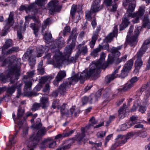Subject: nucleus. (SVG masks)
<instances>
[{"label":"nucleus","mask_w":150,"mask_h":150,"mask_svg":"<svg viewBox=\"0 0 150 150\" xmlns=\"http://www.w3.org/2000/svg\"><path fill=\"white\" fill-rule=\"evenodd\" d=\"M32 50L28 49L26 52L23 55L22 57V59L26 61L30 59L32 56Z\"/></svg>","instance_id":"bb28decb"},{"label":"nucleus","mask_w":150,"mask_h":150,"mask_svg":"<svg viewBox=\"0 0 150 150\" xmlns=\"http://www.w3.org/2000/svg\"><path fill=\"white\" fill-rule=\"evenodd\" d=\"M13 45V41L11 39L6 40L4 44L1 47L2 54H4V55H7L14 52H17L19 50L18 47H13L6 51V50L12 46Z\"/></svg>","instance_id":"1a4fd4ad"},{"label":"nucleus","mask_w":150,"mask_h":150,"mask_svg":"<svg viewBox=\"0 0 150 150\" xmlns=\"http://www.w3.org/2000/svg\"><path fill=\"white\" fill-rule=\"evenodd\" d=\"M49 47L47 46H42L41 48H37V57H40L42 56V54L44 52H47L49 50Z\"/></svg>","instance_id":"aec40b11"},{"label":"nucleus","mask_w":150,"mask_h":150,"mask_svg":"<svg viewBox=\"0 0 150 150\" xmlns=\"http://www.w3.org/2000/svg\"><path fill=\"white\" fill-rule=\"evenodd\" d=\"M35 74V71H32L29 72H27V76H24L23 77L24 79L23 81L24 82L25 84V86L24 88V91L26 92L29 96H36L37 95V93L34 92H27V90L31 88L32 83V81L30 79H28V77L29 78H32L33 76Z\"/></svg>","instance_id":"6e6552de"},{"label":"nucleus","mask_w":150,"mask_h":150,"mask_svg":"<svg viewBox=\"0 0 150 150\" xmlns=\"http://www.w3.org/2000/svg\"><path fill=\"white\" fill-rule=\"evenodd\" d=\"M46 132V129L42 127L38 131L36 134L31 135L29 138V141L30 143L32 144V146H35L37 145Z\"/></svg>","instance_id":"9b49d317"},{"label":"nucleus","mask_w":150,"mask_h":150,"mask_svg":"<svg viewBox=\"0 0 150 150\" xmlns=\"http://www.w3.org/2000/svg\"><path fill=\"white\" fill-rule=\"evenodd\" d=\"M127 57V55L126 54L122 57L120 58H117L116 61V64H118L122 62H124L126 61Z\"/></svg>","instance_id":"a18cd8bd"},{"label":"nucleus","mask_w":150,"mask_h":150,"mask_svg":"<svg viewBox=\"0 0 150 150\" xmlns=\"http://www.w3.org/2000/svg\"><path fill=\"white\" fill-rule=\"evenodd\" d=\"M29 61V65L31 67L33 66L35 64V60L34 58L30 59H28Z\"/></svg>","instance_id":"13d9d810"},{"label":"nucleus","mask_w":150,"mask_h":150,"mask_svg":"<svg viewBox=\"0 0 150 150\" xmlns=\"http://www.w3.org/2000/svg\"><path fill=\"white\" fill-rule=\"evenodd\" d=\"M129 139L127 137L121 134L118 135L115 139L116 141L120 146L125 144Z\"/></svg>","instance_id":"f3484780"},{"label":"nucleus","mask_w":150,"mask_h":150,"mask_svg":"<svg viewBox=\"0 0 150 150\" xmlns=\"http://www.w3.org/2000/svg\"><path fill=\"white\" fill-rule=\"evenodd\" d=\"M138 80V78L137 76H134L128 82L130 84H132L133 86L134 83L137 82Z\"/></svg>","instance_id":"603ef678"},{"label":"nucleus","mask_w":150,"mask_h":150,"mask_svg":"<svg viewBox=\"0 0 150 150\" xmlns=\"http://www.w3.org/2000/svg\"><path fill=\"white\" fill-rule=\"evenodd\" d=\"M36 1L35 3H33L30 6H21L19 9L21 11L25 10L27 12L29 11L30 10L31 8H33L34 7L35 4H37L38 6H40L38 5V4L36 3V1Z\"/></svg>","instance_id":"393cba45"},{"label":"nucleus","mask_w":150,"mask_h":150,"mask_svg":"<svg viewBox=\"0 0 150 150\" xmlns=\"http://www.w3.org/2000/svg\"><path fill=\"white\" fill-rule=\"evenodd\" d=\"M78 34L76 33L75 28L72 30L71 35L68 40V42L72 40V42L70 45L67 46L63 54H61L59 50L56 51L54 52L53 59H55V63L59 65L63 61H67L69 63L75 62L78 58L76 55L74 57H70V55L72 49L75 46V43Z\"/></svg>","instance_id":"f03ea898"},{"label":"nucleus","mask_w":150,"mask_h":150,"mask_svg":"<svg viewBox=\"0 0 150 150\" xmlns=\"http://www.w3.org/2000/svg\"><path fill=\"white\" fill-rule=\"evenodd\" d=\"M82 45L81 44H79L78 46L79 50H78V54L79 55L82 53V54H84L88 52V49L87 46H85L82 47L81 49V46Z\"/></svg>","instance_id":"2f4dec72"},{"label":"nucleus","mask_w":150,"mask_h":150,"mask_svg":"<svg viewBox=\"0 0 150 150\" xmlns=\"http://www.w3.org/2000/svg\"><path fill=\"white\" fill-rule=\"evenodd\" d=\"M30 27L33 30V33L36 37L38 35V33L39 29V27L36 24L32 23L30 24Z\"/></svg>","instance_id":"cd10ccee"},{"label":"nucleus","mask_w":150,"mask_h":150,"mask_svg":"<svg viewBox=\"0 0 150 150\" xmlns=\"http://www.w3.org/2000/svg\"><path fill=\"white\" fill-rule=\"evenodd\" d=\"M77 8L79 9V11H78V12H79L81 14V15H80L79 17V18H82L81 16H82V13L81 11V10L82 9V7L81 6H80L79 5L77 6L75 5H73L72 6L71 9V11L70 15L71 16H72V18H74Z\"/></svg>","instance_id":"a211bd4d"},{"label":"nucleus","mask_w":150,"mask_h":150,"mask_svg":"<svg viewBox=\"0 0 150 150\" xmlns=\"http://www.w3.org/2000/svg\"><path fill=\"white\" fill-rule=\"evenodd\" d=\"M80 113V110L76 108L74 106L71 108L69 111L68 113L67 114V117H70L71 116L76 117Z\"/></svg>","instance_id":"dca6fc26"},{"label":"nucleus","mask_w":150,"mask_h":150,"mask_svg":"<svg viewBox=\"0 0 150 150\" xmlns=\"http://www.w3.org/2000/svg\"><path fill=\"white\" fill-rule=\"evenodd\" d=\"M41 107L40 103H35L33 105L31 110L32 111H35L38 110Z\"/></svg>","instance_id":"c03bdc74"},{"label":"nucleus","mask_w":150,"mask_h":150,"mask_svg":"<svg viewBox=\"0 0 150 150\" xmlns=\"http://www.w3.org/2000/svg\"><path fill=\"white\" fill-rule=\"evenodd\" d=\"M101 26L100 25L98 26L97 27L96 31L95 33L93 34V36L96 35V37L97 38L98 34L101 29Z\"/></svg>","instance_id":"bf43d9fd"},{"label":"nucleus","mask_w":150,"mask_h":150,"mask_svg":"<svg viewBox=\"0 0 150 150\" xmlns=\"http://www.w3.org/2000/svg\"><path fill=\"white\" fill-rule=\"evenodd\" d=\"M61 8L57 0L52 1L48 4V9L52 12L59 11Z\"/></svg>","instance_id":"ddd939ff"},{"label":"nucleus","mask_w":150,"mask_h":150,"mask_svg":"<svg viewBox=\"0 0 150 150\" xmlns=\"http://www.w3.org/2000/svg\"><path fill=\"white\" fill-rule=\"evenodd\" d=\"M134 134H135L137 136H139L140 137L145 138L147 135V133L146 132L143 131H139L135 132Z\"/></svg>","instance_id":"72a5a7b5"},{"label":"nucleus","mask_w":150,"mask_h":150,"mask_svg":"<svg viewBox=\"0 0 150 150\" xmlns=\"http://www.w3.org/2000/svg\"><path fill=\"white\" fill-rule=\"evenodd\" d=\"M27 20L25 19L26 21L24 24L23 21L22 20H21L20 21V29L21 31L24 32L25 30L26 26L27 25Z\"/></svg>","instance_id":"ea45409f"},{"label":"nucleus","mask_w":150,"mask_h":150,"mask_svg":"<svg viewBox=\"0 0 150 150\" xmlns=\"http://www.w3.org/2000/svg\"><path fill=\"white\" fill-rule=\"evenodd\" d=\"M129 5V7L127 12L124 16V19H128L129 18H134L136 17L137 18H140L142 16L144 13V7L141 6L140 7L138 13H132V12L134 10L135 7V5L129 0H127L126 1V5Z\"/></svg>","instance_id":"423d86ee"},{"label":"nucleus","mask_w":150,"mask_h":150,"mask_svg":"<svg viewBox=\"0 0 150 150\" xmlns=\"http://www.w3.org/2000/svg\"><path fill=\"white\" fill-rule=\"evenodd\" d=\"M100 2L99 0H96L94 3H93V6L91 7V9L94 12L98 11L101 10L103 7V5L100 6L99 4Z\"/></svg>","instance_id":"6ab92c4d"},{"label":"nucleus","mask_w":150,"mask_h":150,"mask_svg":"<svg viewBox=\"0 0 150 150\" xmlns=\"http://www.w3.org/2000/svg\"><path fill=\"white\" fill-rule=\"evenodd\" d=\"M13 60L12 62V59H10V57H8L3 61V65H7L9 67L11 66L9 68L13 69V71L16 74V78H18L20 75V65L21 60L20 58H18L16 59H13Z\"/></svg>","instance_id":"0eeeda50"},{"label":"nucleus","mask_w":150,"mask_h":150,"mask_svg":"<svg viewBox=\"0 0 150 150\" xmlns=\"http://www.w3.org/2000/svg\"><path fill=\"white\" fill-rule=\"evenodd\" d=\"M50 140L48 142V147L49 148H54L56 144V142L53 141L51 142L50 143Z\"/></svg>","instance_id":"052dcab7"},{"label":"nucleus","mask_w":150,"mask_h":150,"mask_svg":"<svg viewBox=\"0 0 150 150\" xmlns=\"http://www.w3.org/2000/svg\"><path fill=\"white\" fill-rule=\"evenodd\" d=\"M71 30L69 26H66L63 30V35L65 36L66 35L67 33L69 32Z\"/></svg>","instance_id":"5fc2aeb1"},{"label":"nucleus","mask_w":150,"mask_h":150,"mask_svg":"<svg viewBox=\"0 0 150 150\" xmlns=\"http://www.w3.org/2000/svg\"><path fill=\"white\" fill-rule=\"evenodd\" d=\"M118 33V29L117 25H115L114 27V30L112 32L110 33L103 40V42L106 43L111 42L114 37H117ZM98 46H101L100 49L101 50H106L111 53L108 55V58L107 60L108 63L109 64H112L114 61L120 55V53L118 50H120L122 47V45L117 46V47H113L111 49H109V45L106 43L105 45H99Z\"/></svg>","instance_id":"7ed1b4c3"},{"label":"nucleus","mask_w":150,"mask_h":150,"mask_svg":"<svg viewBox=\"0 0 150 150\" xmlns=\"http://www.w3.org/2000/svg\"><path fill=\"white\" fill-rule=\"evenodd\" d=\"M50 139L48 138L43 140L39 145V147L41 150H45L46 147L48 146Z\"/></svg>","instance_id":"a878e982"},{"label":"nucleus","mask_w":150,"mask_h":150,"mask_svg":"<svg viewBox=\"0 0 150 150\" xmlns=\"http://www.w3.org/2000/svg\"><path fill=\"white\" fill-rule=\"evenodd\" d=\"M82 103L83 105H85L87 102H88V97L85 96L83 97L82 98Z\"/></svg>","instance_id":"e2e57ef3"},{"label":"nucleus","mask_w":150,"mask_h":150,"mask_svg":"<svg viewBox=\"0 0 150 150\" xmlns=\"http://www.w3.org/2000/svg\"><path fill=\"white\" fill-rule=\"evenodd\" d=\"M129 23V19H123L122 23L120 25V30L121 31L123 30L128 26Z\"/></svg>","instance_id":"c9c22d12"},{"label":"nucleus","mask_w":150,"mask_h":150,"mask_svg":"<svg viewBox=\"0 0 150 150\" xmlns=\"http://www.w3.org/2000/svg\"><path fill=\"white\" fill-rule=\"evenodd\" d=\"M142 22L143 25L140 28H145L147 26L148 28L150 29V19H143ZM133 28L134 27L133 26H130L127 33L126 39V41L128 42L131 46H134L137 43V38L140 33L139 30L140 29V27H137L134 31V35L130 37L129 39H128L130 36L132 34Z\"/></svg>","instance_id":"20e7f679"},{"label":"nucleus","mask_w":150,"mask_h":150,"mask_svg":"<svg viewBox=\"0 0 150 150\" xmlns=\"http://www.w3.org/2000/svg\"><path fill=\"white\" fill-rule=\"evenodd\" d=\"M149 85L147 84L145 86H143L142 87L141 90L139 91H138L140 93H141L142 92L144 91L146 89L145 95L147 98L150 96V88H149Z\"/></svg>","instance_id":"4be33fe9"},{"label":"nucleus","mask_w":150,"mask_h":150,"mask_svg":"<svg viewBox=\"0 0 150 150\" xmlns=\"http://www.w3.org/2000/svg\"><path fill=\"white\" fill-rule=\"evenodd\" d=\"M56 43L57 45V47L58 48L62 47L64 44L65 42L64 40H57Z\"/></svg>","instance_id":"49530a36"},{"label":"nucleus","mask_w":150,"mask_h":150,"mask_svg":"<svg viewBox=\"0 0 150 150\" xmlns=\"http://www.w3.org/2000/svg\"><path fill=\"white\" fill-rule=\"evenodd\" d=\"M117 77V74H116L113 72L111 74L107 76V83H110L115 78Z\"/></svg>","instance_id":"f704fd0d"},{"label":"nucleus","mask_w":150,"mask_h":150,"mask_svg":"<svg viewBox=\"0 0 150 150\" xmlns=\"http://www.w3.org/2000/svg\"><path fill=\"white\" fill-rule=\"evenodd\" d=\"M52 38V35L51 33H45L44 38L45 40L48 42H49Z\"/></svg>","instance_id":"3c124183"},{"label":"nucleus","mask_w":150,"mask_h":150,"mask_svg":"<svg viewBox=\"0 0 150 150\" xmlns=\"http://www.w3.org/2000/svg\"><path fill=\"white\" fill-rule=\"evenodd\" d=\"M133 63V60L132 59H130L125 64L123 68L129 71L131 69Z\"/></svg>","instance_id":"c85d7f7f"},{"label":"nucleus","mask_w":150,"mask_h":150,"mask_svg":"<svg viewBox=\"0 0 150 150\" xmlns=\"http://www.w3.org/2000/svg\"><path fill=\"white\" fill-rule=\"evenodd\" d=\"M101 46H98V47L93 50L91 53V55L93 57H98V52L101 51L100 49Z\"/></svg>","instance_id":"58836bf2"},{"label":"nucleus","mask_w":150,"mask_h":150,"mask_svg":"<svg viewBox=\"0 0 150 150\" xmlns=\"http://www.w3.org/2000/svg\"><path fill=\"white\" fill-rule=\"evenodd\" d=\"M128 73L129 71L123 68L120 73L119 74H117V77H119L122 79H124L127 76Z\"/></svg>","instance_id":"e433bc0d"},{"label":"nucleus","mask_w":150,"mask_h":150,"mask_svg":"<svg viewBox=\"0 0 150 150\" xmlns=\"http://www.w3.org/2000/svg\"><path fill=\"white\" fill-rule=\"evenodd\" d=\"M98 100V99L94 94H92L88 97V102L90 103H95Z\"/></svg>","instance_id":"a19ab883"},{"label":"nucleus","mask_w":150,"mask_h":150,"mask_svg":"<svg viewBox=\"0 0 150 150\" xmlns=\"http://www.w3.org/2000/svg\"><path fill=\"white\" fill-rule=\"evenodd\" d=\"M118 116L120 118H123L125 117V111L124 108H120L118 110Z\"/></svg>","instance_id":"37998d69"},{"label":"nucleus","mask_w":150,"mask_h":150,"mask_svg":"<svg viewBox=\"0 0 150 150\" xmlns=\"http://www.w3.org/2000/svg\"><path fill=\"white\" fill-rule=\"evenodd\" d=\"M103 96L104 98H108L112 94L111 89L109 88H107L105 89L103 88Z\"/></svg>","instance_id":"c756f323"},{"label":"nucleus","mask_w":150,"mask_h":150,"mask_svg":"<svg viewBox=\"0 0 150 150\" xmlns=\"http://www.w3.org/2000/svg\"><path fill=\"white\" fill-rule=\"evenodd\" d=\"M66 76V72L65 71H60L58 73L56 76L57 79L59 81H61Z\"/></svg>","instance_id":"473e14b6"},{"label":"nucleus","mask_w":150,"mask_h":150,"mask_svg":"<svg viewBox=\"0 0 150 150\" xmlns=\"http://www.w3.org/2000/svg\"><path fill=\"white\" fill-rule=\"evenodd\" d=\"M42 84L40 83H39V84L37 85L34 88V90L35 91H39L42 88Z\"/></svg>","instance_id":"4d7b16f0"},{"label":"nucleus","mask_w":150,"mask_h":150,"mask_svg":"<svg viewBox=\"0 0 150 150\" xmlns=\"http://www.w3.org/2000/svg\"><path fill=\"white\" fill-rule=\"evenodd\" d=\"M150 47V38L144 41L142 47L136 54L137 59L135 62L134 65L135 67V70L137 72L138 71L143 65V62L142 59V57Z\"/></svg>","instance_id":"39448f33"},{"label":"nucleus","mask_w":150,"mask_h":150,"mask_svg":"<svg viewBox=\"0 0 150 150\" xmlns=\"http://www.w3.org/2000/svg\"><path fill=\"white\" fill-rule=\"evenodd\" d=\"M81 131V133L77 134L74 138L75 140L77 141L78 143L81 144H84L86 142L85 139H83L85 136L84 129H82Z\"/></svg>","instance_id":"2eb2a0df"},{"label":"nucleus","mask_w":150,"mask_h":150,"mask_svg":"<svg viewBox=\"0 0 150 150\" xmlns=\"http://www.w3.org/2000/svg\"><path fill=\"white\" fill-rule=\"evenodd\" d=\"M146 107L142 105H141L139 106V111L140 112L142 113H144L146 111Z\"/></svg>","instance_id":"6e6d98bb"},{"label":"nucleus","mask_w":150,"mask_h":150,"mask_svg":"<svg viewBox=\"0 0 150 150\" xmlns=\"http://www.w3.org/2000/svg\"><path fill=\"white\" fill-rule=\"evenodd\" d=\"M74 132V130H72L69 132L64 133L62 134H59L56 135L55 137L56 139H57L61 138H64L71 136Z\"/></svg>","instance_id":"b1692460"},{"label":"nucleus","mask_w":150,"mask_h":150,"mask_svg":"<svg viewBox=\"0 0 150 150\" xmlns=\"http://www.w3.org/2000/svg\"><path fill=\"white\" fill-rule=\"evenodd\" d=\"M97 38L96 37V35L92 36V40L89 43V45L91 48H92L94 47Z\"/></svg>","instance_id":"79ce46f5"},{"label":"nucleus","mask_w":150,"mask_h":150,"mask_svg":"<svg viewBox=\"0 0 150 150\" xmlns=\"http://www.w3.org/2000/svg\"><path fill=\"white\" fill-rule=\"evenodd\" d=\"M46 0H37L36 3L40 6H42L45 3Z\"/></svg>","instance_id":"0e129e2a"},{"label":"nucleus","mask_w":150,"mask_h":150,"mask_svg":"<svg viewBox=\"0 0 150 150\" xmlns=\"http://www.w3.org/2000/svg\"><path fill=\"white\" fill-rule=\"evenodd\" d=\"M52 79V76H45L41 77L39 79V83L44 84L46 82H49Z\"/></svg>","instance_id":"5701e85b"},{"label":"nucleus","mask_w":150,"mask_h":150,"mask_svg":"<svg viewBox=\"0 0 150 150\" xmlns=\"http://www.w3.org/2000/svg\"><path fill=\"white\" fill-rule=\"evenodd\" d=\"M15 138V136H11L9 140V144L10 145H12L13 144L15 143V141L14 139Z\"/></svg>","instance_id":"774afa93"},{"label":"nucleus","mask_w":150,"mask_h":150,"mask_svg":"<svg viewBox=\"0 0 150 150\" xmlns=\"http://www.w3.org/2000/svg\"><path fill=\"white\" fill-rule=\"evenodd\" d=\"M115 118V117L114 115H111L109 117V119L108 121L107 122V126H108L110 122L112 121Z\"/></svg>","instance_id":"338daca9"},{"label":"nucleus","mask_w":150,"mask_h":150,"mask_svg":"<svg viewBox=\"0 0 150 150\" xmlns=\"http://www.w3.org/2000/svg\"><path fill=\"white\" fill-rule=\"evenodd\" d=\"M138 119L137 116H132L130 117V119L128 122H127V125H130L131 127L133 125L137 123V120Z\"/></svg>","instance_id":"7c9ffc66"},{"label":"nucleus","mask_w":150,"mask_h":150,"mask_svg":"<svg viewBox=\"0 0 150 150\" xmlns=\"http://www.w3.org/2000/svg\"><path fill=\"white\" fill-rule=\"evenodd\" d=\"M131 127V126L130 125H127V122L126 124H123L121 125L120 130L124 131Z\"/></svg>","instance_id":"09e8293b"},{"label":"nucleus","mask_w":150,"mask_h":150,"mask_svg":"<svg viewBox=\"0 0 150 150\" xmlns=\"http://www.w3.org/2000/svg\"><path fill=\"white\" fill-rule=\"evenodd\" d=\"M24 113V110L22 109L21 107H19L18 110L17 117H16L19 129H20L22 127L24 122L25 120L24 117L23 118V120L21 119L23 117Z\"/></svg>","instance_id":"f8f14e48"},{"label":"nucleus","mask_w":150,"mask_h":150,"mask_svg":"<svg viewBox=\"0 0 150 150\" xmlns=\"http://www.w3.org/2000/svg\"><path fill=\"white\" fill-rule=\"evenodd\" d=\"M13 69L9 68L7 71L6 75H4L2 73L0 74V80L2 83H6L7 81H10L11 83H13L17 80L19 77L16 78V74L13 71Z\"/></svg>","instance_id":"9d476101"},{"label":"nucleus","mask_w":150,"mask_h":150,"mask_svg":"<svg viewBox=\"0 0 150 150\" xmlns=\"http://www.w3.org/2000/svg\"><path fill=\"white\" fill-rule=\"evenodd\" d=\"M132 86V84H130L128 82L125 84L122 89V90L125 91L128 90L131 88Z\"/></svg>","instance_id":"de8ad7c7"},{"label":"nucleus","mask_w":150,"mask_h":150,"mask_svg":"<svg viewBox=\"0 0 150 150\" xmlns=\"http://www.w3.org/2000/svg\"><path fill=\"white\" fill-rule=\"evenodd\" d=\"M15 86H16V89H17L16 97L17 98H18L21 94V89L22 86V84L17 83L15 84Z\"/></svg>","instance_id":"4c0bfd02"},{"label":"nucleus","mask_w":150,"mask_h":150,"mask_svg":"<svg viewBox=\"0 0 150 150\" xmlns=\"http://www.w3.org/2000/svg\"><path fill=\"white\" fill-rule=\"evenodd\" d=\"M105 134V132H99L97 133V135L98 137H104Z\"/></svg>","instance_id":"69168bd1"},{"label":"nucleus","mask_w":150,"mask_h":150,"mask_svg":"<svg viewBox=\"0 0 150 150\" xmlns=\"http://www.w3.org/2000/svg\"><path fill=\"white\" fill-rule=\"evenodd\" d=\"M48 19H46L45 20L43 23L42 25V32L43 34H44V30L46 29L47 27V25L49 23V21L48 20Z\"/></svg>","instance_id":"8fccbe9b"},{"label":"nucleus","mask_w":150,"mask_h":150,"mask_svg":"<svg viewBox=\"0 0 150 150\" xmlns=\"http://www.w3.org/2000/svg\"><path fill=\"white\" fill-rule=\"evenodd\" d=\"M103 90V88L101 89H100L95 94V96L98 99L100 96L101 95V92H103L102 90Z\"/></svg>","instance_id":"680f3d73"},{"label":"nucleus","mask_w":150,"mask_h":150,"mask_svg":"<svg viewBox=\"0 0 150 150\" xmlns=\"http://www.w3.org/2000/svg\"><path fill=\"white\" fill-rule=\"evenodd\" d=\"M16 89L15 84L14 86L9 87L7 90V92L10 94L13 93L15 91Z\"/></svg>","instance_id":"864d4df0"},{"label":"nucleus","mask_w":150,"mask_h":150,"mask_svg":"<svg viewBox=\"0 0 150 150\" xmlns=\"http://www.w3.org/2000/svg\"><path fill=\"white\" fill-rule=\"evenodd\" d=\"M40 103V106L43 109H46L49 105L50 102L47 94H44L41 98Z\"/></svg>","instance_id":"4468645a"},{"label":"nucleus","mask_w":150,"mask_h":150,"mask_svg":"<svg viewBox=\"0 0 150 150\" xmlns=\"http://www.w3.org/2000/svg\"><path fill=\"white\" fill-rule=\"evenodd\" d=\"M67 107V105L65 104H63L61 106H58L57 108L60 109L61 114L62 116H66L67 117V114L68 113L69 110Z\"/></svg>","instance_id":"412c9836"},{"label":"nucleus","mask_w":150,"mask_h":150,"mask_svg":"<svg viewBox=\"0 0 150 150\" xmlns=\"http://www.w3.org/2000/svg\"><path fill=\"white\" fill-rule=\"evenodd\" d=\"M105 54L101 52L99 60L93 62L90 66L89 70H85L82 72L79 73L74 76L66 79L58 88V91L61 95L64 94L71 87V85L76 83L79 80L81 83L84 82L85 79L90 77H97L99 74L100 68L105 69L107 67L106 64L104 63Z\"/></svg>","instance_id":"f257e3e1"}]
</instances>
